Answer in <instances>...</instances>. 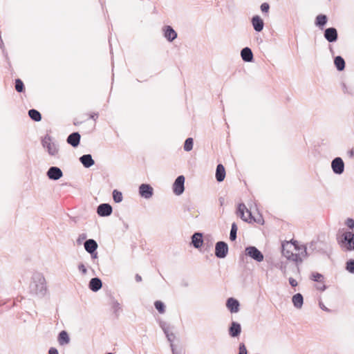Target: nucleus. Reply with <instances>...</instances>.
<instances>
[{"label":"nucleus","mask_w":354,"mask_h":354,"mask_svg":"<svg viewBox=\"0 0 354 354\" xmlns=\"http://www.w3.org/2000/svg\"><path fill=\"white\" fill-rule=\"evenodd\" d=\"M282 254L287 259L297 264L301 263L308 257L306 247L293 240L282 244Z\"/></svg>","instance_id":"nucleus-1"},{"label":"nucleus","mask_w":354,"mask_h":354,"mask_svg":"<svg viewBox=\"0 0 354 354\" xmlns=\"http://www.w3.org/2000/svg\"><path fill=\"white\" fill-rule=\"evenodd\" d=\"M30 294L38 299H42L48 293L47 283L41 272H34L29 285Z\"/></svg>","instance_id":"nucleus-2"},{"label":"nucleus","mask_w":354,"mask_h":354,"mask_svg":"<svg viewBox=\"0 0 354 354\" xmlns=\"http://www.w3.org/2000/svg\"><path fill=\"white\" fill-rule=\"evenodd\" d=\"M42 146L46 149L48 154L51 156H55L59 153V146L58 145L53 141L52 138L46 135L41 140Z\"/></svg>","instance_id":"nucleus-3"},{"label":"nucleus","mask_w":354,"mask_h":354,"mask_svg":"<svg viewBox=\"0 0 354 354\" xmlns=\"http://www.w3.org/2000/svg\"><path fill=\"white\" fill-rule=\"evenodd\" d=\"M339 243L346 250H354V233L345 232L342 234Z\"/></svg>","instance_id":"nucleus-4"},{"label":"nucleus","mask_w":354,"mask_h":354,"mask_svg":"<svg viewBox=\"0 0 354 354\" xmlns=\"http://www.w3.org/2000/svg\"><path fill=\"white\" fill-rule=\"evenodd\" d=\"M245 254L257 262H261L263 260V254L254 246H249L245 248Z\"/></svg>","instance_id":"nucleus-5"},{"label":"nucleus","mask_w":354,"mask_h":354,"mask_svg":"<svg viewBox=\"0 0 354 354\" xmlns=\"http://www.w3.org/2000/svg\"><path fill=\"white\" fill-rule=\"evenodd\" d=\"M237 214L244 221L251 223L252 221V216L250 211L248 209L243 203L239 205Z\"/></svg>","instance_id":"nucleus-6"},{"label":"nucleus","mask_w":354,"mask_h":354,"mask_svg":"<svg viewBox=\"0 0 354 354\" xmlns=\"http://www.w3.org/2000/svg\"><path fill=\"white\" fill-rule=\"evenodd\" d=\"M228 252V245L223 241H218L215 245V255L220 259L225 258Z\"/></svg>","instance_id":"nucleus-7"},{"label":"nucleus","mask_w":354,"mask_h":354,"mask_svg":"<svg viewBox=\"0 0 354 354\" xmlns=\"http://www.w3.org/2000/svg\"><path fill=\"white\" fill-rule=\"evenodd\" d=\"M184 184L185 177L183 176H178L173 184V192L176 195L180 196L183 193L185 190Z\"/></svg>","instance_id":"nucleus-8"},{"label":"nucleus","mask_w":354,"mask_h":354,"mask_svg":"<svg viewBox=\"0 0 354 354\" xmlns=\"http://www.w3.org/2000/svg\"><path fill=\"white\" fill-rule=\"evenodd\" d=\"M139 194L145 199H149L153 194V189L149 184H141L139 187Z\"/></svg>","instance_id":"nucleus-9"},{"label":"nucleus","mask_w":354,"mask_h":354,"mask_svg":"<svg viewBox=\"0 0 354 354\" xmlns=\"http://www.w3.org/2000/svg\"><path fill=\"white\" fill-rule=\"evenodd\" d=\"M333 171L336 174H342L344 171V163L341 158H335L331 162Z\"/></svg>","instance_id":"nucleus-10"},{"label":"nucleus","mask_w":354,"mask_h":354,"mask_svg":"<svg viewBox=\"0 0 354 354\" xmlns=\"http://www.w3.org/2000/svg\"><path fill=\"white\" fill-rule=\"evenodd\" d=\"M46 174L49 179L53 180H59L63 176L62 170L57 167H50Z\"/></svg>","instance_id":"nucleus-11"},{"label":"nucleus","mask_w":354,"mask_h":354,"mask_svg":"<svg viewBox=\"0 0 354 354\" xmlns=\"http://www.w3.org/2000/svg\"><path fill=\"white\" fill-rule=\"evenodd\" d=\"M112 211V207L108 203H102L97 209V212L100 216H108L111 214Z\"/></svg>","instance_id":"nucleus-12"},{"label":"nucleus","mask_w":354,"mask_h":354,"mask_svg":"<svg viewBox=\"0 0 354 354\" xmlns=\"http://www.w3.org/2000/svg\"><path fill=\"white\" fill-rule=\"evenodd\" d=\"M164 37L169 41H172L177 37L176 32L170 26H166L162 28Z\"/></svg>","instance_id":"nucleus-13"},{"label":"nucleus","mask_w":354,"mask_h":354,"mask_svg":"<svg viewBox=\"0 0 354 354\" xmlns=\"http://www.w3.org/2000/svg\"><path fill=\"white\" fill-rule=\"evenodd\" d=\"M324 37L329 42H335L337 39V31L335 28H328L325 30Z\"/></svg>","instance_id":"nucleus-14"},{"label":"nucleus","mask_w":354,"mask_h":354,"mask_svg":"<svg viewBox=\"0 0 354 354\" xmlns=\"http://www.w3.org/2000/svg\"><path fill=\"white\" fill-rule=\"evenodd\" d=\"M239 302L232 297L229 298L226 302V306L232 313H238L239 310Z\"/></svg>","instance_id":"nucleus-15"},{"label":"nucleus","mask_w":354,"mask_h":354,"mask_svg":"<svg viewBox=\"0 0 354 354\" xmlns=\"http://www.w3.org/2000/svg\"><path fill=\"white\" fill-rule=\"evenodd\" d=\"M252 24L254 29L257 32H261L263 30L264 26L263 19L258 15H255L252 17Z\"/></svg>","instance_id":"nucleus-16"},{"label":"nucleus","mask_w":354,"mask_h":354,"mask_svg":"<svg viewBox=\"0 0 354 354\" xmlns=\"http://www.w3.org/2000/svg\"><path fill=\"white\" fill-rule=\"evenodd\" d=\"M84 245L86 251L91 254H93L97 248V243L93 239L86 240Z\"/></svg>","instance_id":"nucleus-17"},{"label":"nucleus","mask_w":354,"mask_h":354,"mask_svg":"<svg viewBox=\"0 0 354 354\" xmlns=\"http://www.w3.org/2000/svg\"><path fill=\"white\" fill-rule=\"evenodd\" d=\"M80 141V135L77 132H74L68 136L67 138V142L73 147L79 145Z\"/></svg>","instance_id":"nucleus-18"},{"label":"nucleus","mask_w":354,"mask_h":354,"mask_svg":"<svg viewBox=\"0 0 354 354\" xmlns=\"http://www.w3.org/2000/svg\"><path fill=\"white\" fill-rule=\"evenodd\" d=\"M241 56L244 62H250L253 60V53L252 50L248 47L243 48L241 50Z\"/></svg>","instance_id":"nucleus-19"},{"label":"nucleus","mask_w":354,"mask_h":354,"mask_svg":"<svg viewBox=\"0 0 354 354\" xmlns=\"http://www.w3.org/2000/svg\"><path fill=\"white\" fill-rule=\"evenodd\" d=\"M80 161L86 168L91 167L95 163L91 155L90 154H85L82 156L80 158Z\"/></svg>","instance_id":"nucleus-20"},{"label":"nucleus","mask_w":354,"mask_h":354,"mask_svg":"<svg viewBox=\"0 0 354 354\" xmlns=\"http://www.w3.org/2000/svg\"><path fill=\"white\" fill-rule=\"evenodd\" d=\"M241 331V325L239 323L233 322L229 328L230 335L232 337H235L239 335Z\"/></svg>","instance_id":"nucleus-21"},{"label":"nucleus","mask_w":354,"mask_h":354,"mask_svg":"<svg viewBox=\"0 0 354 354\" xmlns=\"http://www.w3.org/2000/svg\"><path fill=\"white\" fill-rule=\"evenodd\" d=\"M57 341L59 344L61 346H64L69 344L70 337L68 333L65 330H62L58 335Z\"/></svg>","instance_id":"nucleus-22"},{"label":"nucleus","mask_w":354,"mask_h":354,"mask_svg":"<svg viewBox=\"0 0 354 354\" xmlns=\"http://www.w3.org/2000/svg\"><path fill=\"white\" fill-rule=\"evenodd\" d=\"M192 243L194 248H200L203 244L202 234L196 232L192 235Z\"/></svg>","instance_id":"nucleus-23"},{"label":"nucleus","mask_w":354,"mask_h":354,"mask_svg":"<svg viewBox=\"0 0 354 354\" xmlns=\"http://www.w3.org/2000/svg\"><path fill=\"white\" fill-rule=\"evenodd\" d=\"M102 286V281L97 277L91 279L89 282V288L94 292L99 290Z\"/></svg>","instance_id":"nucleus-24"},{"label":"nucleus","mask_w":354,"mask_h":354,"mask_svg":"<svg viewBox=\"0 0 354 354\" xmlns=\"http://www.w3.org/2000/svg\"><path fill=\"white\" fill-rule=\"evenodd\" d=\"M292 301L294 305V306L297 308L300 309L301 308L303 304H304V298L301 294L297 293L295 295H293L292 298Z\"/></svg>","instance_id":"nucleus-25"},{"label":"nucleus","mask_w":354,"mask_h":354,"mask_svg":"<svg viewBox=\"0 0 354 354\" xmlns=\"http://www.w3.org/2000/svg\"><path fill=\"white\" fill-rule=\"evenodd\" d=\"M225 177V171L224 167L219 164L216 167V178L217 181L222 182Z\"/></svg>","instance_id":"nucleus-26"},{"label":"nucleus","mask_w":354,"mask_h":354,"mask_svg":"<svg viewBox=\"0 0 354 354\" xmlns=\"http://www.w3.org/2000/svg\"><path fill=\"white\" fill-rule=\"evenodd\" d=\"M327 21L328 19L325 15H319L316 17L315 25L322 28L326 24Z\"/></svg>","instance_id":"nucleus-27"},{"label":"nucleus","mask_w":354,"mask_h":354,"mask_svg":"<svg viewBox=\"0 0 354 354\" xmlns=\"http://www.w3.org/2000/svg\"><path fill=\"white\" fill-rule=\"evenodd\" d=\"M335 65L338 71L344 70L345 67V62L340 56H337L334 60Z\"/></svg>","instance_id":"nucleus-28"},{"label":"nucleus","mask_w":354,"mask_h":354,"mask_svg":"<svg viewBox=\"0 0 354 354\" xmlns=\"http://www.w3.org/2000/svg\"><path fill=\"white\" fill-rule=\"evenodd\" d=\"M28 115L30 118L34 121L39 122L41 120V113L35 109H30L28 111Z\"/></svg>","instance_id":"nucleus-29"},{"label":"nucleus","mask_w":354,"mask_h":354,"mask_svg":"<svg viewBox=\"0 0 354 354\" xmlns=\"http://www.w3.org/2000/svg\"><path fill=\"white\" fill-rule=\"evenodd\" d=\"M193 138H187L184 144V150L186 151H190L193 149Z\"/></svg>","instance_id":"nucleus-30"},{"label":"nucleus","mask_w":354,"mask_h":354,"mask_svg":"<svg viewBox=\"0 0 354 354\" xmlns=\"http://www.w3.org/2000/svg\"><path fill=\"white\" fill-rule=\"evenodd\" d=\"M154 306L156 307V308L157 309V310L162 314L165 313V304L160 301H156L154 304Z\"/></svg>","instance_id":"nucleus-31"},{"label":"nucleus","mask_w":354,"mask_h":354,"mask_svg":"<svg viewBox=\"0 0 354 354\" xmlns=\"http://www.w3.org/2000/svg\"><path fill=\"white\" fill-rule=\"evenodd\" d=\"M113 198L115 203H120L122 201V194L120 192L115 189L113 192Z\"/></svg>","instance_id":"nucleus-32"},{"label":"nucleus","mask_w":354,"mask_h":354,"mask_svg":"<svg viewBox=\"0 0 354 354\" xmlns=\"http://www.w3.org/2000/svg\"><path fill=\"white\" fill-rule=\"evenodd\" d=\"M236 232H237V226L234 223H232V227H231V231H230V240L234 241L236 239Z\"/></svg>","instance_id":"nucleus-33"},{"label":"nucleus","mask_w":354,"mask_h":354,"mask_svg":"<svg viewBox=\"0 0 354 354\" xmlns=\"http://www.w3.org/2000/svg\"><path fill=\"white\" fill-rule=\"evenodd\" d=\"M15 89L17 92H22L24 90V84L19 79H17L15 81Z\"/></svg>","instance_id":"nucleus-34"},{"label":"nucleus","mask_w":354,"mask_h":354,"mask_svg":"<svg viewBox=\"0 0 354 354\" xmlns=\"http://www.w3.org/2000/svg\"><path fill=\"white\" fill-rule=\"evenodd\" d=\"M346 270L351 273H354V260H350L347 262Z\"/></svg>","instance_id":"nucleus-35"},{"label":"nucleus","mask_w":354,"mask_h":354,"mask_svg":"<svg viewBox=\"0 0 354 354\" xmlns=\"http://www.w3.org/2000/svg\"><path fill=\"white\" fill-rule=\"evenodd\" d=\"M323 279V276L322 274H319V273H313L312 274V279L315 281H321V279Z\"/></svg>","instance_id":"nucleus-36"},{"label":"nucleus","mask_w":354,"mask_h":354,"mask_svg":"<svg viewBox=\"0 0 354 354\" xmlns=\"http://www.w3.org/2000/svg\"><path fill=\"white\" fill-rule=\"evenodd\" d=\"M87 236L86 234L84 233H82L81 234L79 235L77 239V243L80 245L83 241H84L86 239Z\"/></svg>","instance_id":"nucleus-37"},{"label":"nucleus","mask_w":354,"mask_h":354,"mask_svg":"<svg viewBox=\"0 0 354 354\" xmlns=\"http://www.w3.org/2000/svg\"><path fill=\"white\" fill-rule=\"evenodd\" d=\"M239 354H248L246 347L244 344L241 343L239 345Z\"/></svg>","instance_id":"nucleus-38"},{"label":"nucleus","mask_w":354,"mask_h":354,"mask_svg":"<svg viewBox=\"0 0 354 354\" xmlns=\"http://www.w3.org/2000/svg\"><path fill=\"white\" fill-rule=\"evenodd\" d=\"M270 8V6L267 3H263L261 5V10L263 12H268Z\"/></svg>","instance_id":"nucleus-39"},{"label":"nucleus","mask_w":354,"mask_h":354,"mask_svg":"<svg viewBox=\"0 0 354 354\" xmlns=\"http://www.w3.org/2000/svg\"><path fill=\"white\" fill-rule=\"evenodd\" d=\"M346 225L350 228V229H354V220L352 218H348L346 221Z\"/></svg>","instance_id":"nucleus-40"},{"label":"nucleus","mask_w":354,"mask_h":354,"mask_svg":"<svg viewBox=\"0 0 354 354\" xmlns=\"http://www.w3.org/2000/svg\"><path fill=\"white\" fill-rule=\"evenodd\" d=\"M78 270L83 274H86L87 273V269L86 268L85 266L82 263L80 264L78 266Z\"/></svg>","instance_id":"nucleus-41"},{"label":"nucleus","mask_w":354,"mask_h":354,"mask_svg":"<svg viewBox=\"0 0 354 354\" xmlns=\"http://www.w3.org/2000/svg\"><path fill=\"white\" fill-rule=\"evenodd\" d=\"M289 283L292 287H295V286H297L298 285L297 281L295 279H293L292 277L289 278Z\"/></svg>","instance_id":"nucleus-42"},{"label":"nucleus","mask_w":354,"mask_h":354,"mask_svg":"<svg viewBox=\"0 0 354 354\" xmlns=\"http://www.w3.org/2000/svg\"><path fill=\"white\" fill-rule=\"evenodd\" d=\"M168 341L170 342H173V339L174 338V335L172 333H169L167 335H165Z\"/></svg>","instance_id":"nucleus-43"},{"label":"nucleus","mask_w":354,"mask_h":354,"mask_svg":"<svg viewBox=\"0 0 354 354\" xmlns=\"http://www.w3.org/2000/svg\"><path fill=\"white\" fill-rule=\"evenodd\" d=\"M48 354H59L58 351L55 348H50Z\"/></svg>","instance_id":"nucleus-44"},{"label":"nucleus","mask_w":354,"mask_h":354,"mask_svg":"<svg viewBox=\"0 0 354 354\" xmlns=\"http://www.w3.org/2000/svg\"><path fill=\"white\" fill-rule=\"evenodd\" d=\"M317 289H318L321 291H323L326 289V286L323 283H322L317 285Z\"/></svg>","instance_id":"nucleus-45"},{"label":"nucleus","mask_w":354,"mask_h":354,"mask_svg":"<svg viewBox=\"0 0 354 354\" xmlns=\"http://www.w3.org/2000/svg\"><path fill=\"white\" fill-rule=\"evenodd\" d=\"M161 328H162V329L164 331L165 335L169 333V328H168L167 326H165V324L161 325Z\"/></svg>","instance_id":"nucleus-46"},{"label":"nucleus","mask_w":354,"mask_h":354,"mask_svg":"<svg viewBox=\"0 0 354 354\" xmlns=\"http://www.w3.org/2000/svg\"><path fill=\"white\" fill-rule=\"evenodd\" d=\"M136 280L139 282V281H141L142 278H141V277L140 275L137 274L136 276Z\"/></svg>","instance_id":"nucleus-47"},{"label":"nucleus","mask_w":354,"mask_h":354,"mask_svg":"<svg viewBox=\"0 0 354 354\" xmlns=\"http://www.w3.org/2000/svg\"><path fill=\"white\" fill-rule=\"evenodd\" d=\"M97 118V114H96V113H94L91 115V118H92L93 120H95V118Z\"/></svg>","instance_id":"nucleus-48"},{"label":"nucleus","mask_w":354,"mask_h":354,"mask_svg":"<svg viewBox=\"0 0 354 354\" xmlns=\"http://www.w3.org/2000/svg\"><path fill=\"white\" fill-rule=\"evenodd\" d=\"M91 255H92V257H93V258H94V259L97 258V253H95V252H94V253H93V254H91Z\"/></svg>","instance_id":"nucleus-49"},{"label":"nucleus","mask_w":354,"mask_h":354,"mask_svg":"<svg viewBox=\"0 0 354 354\" xmlns=\"http://www.w3.org/2000/svg\"><path fill=\"white\" fill-rule=\"evenodd\" d=\"M350 154H351V156H353L354 155V151H350Z\"/></svg>","instance_id":"nucleus-50"},{"label":"nucleus","mask_w":354,"mask_h":354,"mask_svg":"<svg viewBox=\"0 0 354 354\" xmlns=\"http://www.w3.org/2000/svg\"><path fill=\"white\" fill-rule=\"evenodd\" d=\"M322 308L323 310H328V308H326L325 306L322 307Z\"/></svg>","instance_id":"nucleus-51"},{"label":"nucleus","mask_w":354,"mask_h":354,"mask_svg":"<svg viewBox=\"0 0 354 354\" xmlns=\"http://www.w3.org/2000/svg\"><path fill=\"white\" fill-rule=\"evenodd\" d=\"M115 305H116L117 307L119 306V304L118 303H116Z\"/></svg>","instance_id":"nucleus-52"},{"label":"nucleus","mask_w":354,"mask_h":354,"mask_svg":"<svg viewBox=\"0 0 354 354\" xmlns=\"http://www.w3.org/2000/svg\"><path fill=\"white\" fill-rule=\"evenodd\" d=\"M107 354H113V353H107Z\"/></svg>","instance_id":"nucleus-53"}]
</instances>
